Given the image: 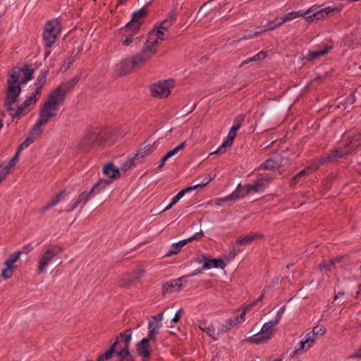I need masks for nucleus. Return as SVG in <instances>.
<instances>
[{
    "mask_svg": "<svg viewBox=\"0 0 361 361\" xmlns=\"http://www.w3.org/2000/svg\"><path fill=\"white\" fill-rule=\"evenodd\" d=\"M115 129L111 127L93 128L85 132L78 144L81 149L90 150L114 143Z\"/></svg>",
    "mask_w": 361,
    "mask_h": 361,
    "instance_id": "1",
    "label": "nucleus"
},
{
    "mask_svg": "<svg viewBox=\"0 0 361 361\" xmlns=\"http://www.w3.org/2000/svg\"><path fill=\"white\" fill-rule=\"evenodd\" d=\"M68 91V87L63 85L54 89L47 95L46 101L40 109L39 120L47 124L51 118L55 117L59 106L64 102Z\"/></svg>",
    "mask_w": 361,
    "mask_h": 361,
    "instance_id": "2",
    "label": "nucleus"
},
{
    "mask_svg": "<svg viewBox=\"0 0 361 361\" xmlns=\"http://www.w3.org/2000/svg\"><path fill=\"white\" fill-rule=\"evenodd\" d=\"M60 203L59 212H71L76 208V203L74 202V200L68 197L66 192L64 190H61L59 192L54 195L51 199L43 206L38 209V213L40 214H45L51 207L56 206Z\"/></svg>",
    "mask_w": 361,
    "mask_h": 361,
    "instance_id": "3",
    "label": "nucleus"
},
{
    "mask_svg": "<svg viewBox=\"0 0 361 361\" xmlns=\"http://www.w3.org/2000/svg\"><path fill=\"white\" fill-rule=\"evenodd\" d=\"M63 252V247L58 245H48L41 252L38 260L37 272L39 274L47 271L55 257Z\"/></svg>",
    "mask_w": 361,
    "mask_h": 361,
    "instance_id": "4",
    "label": "nucleus"
},
{
    "mask_svg": "<svg viewBox=\"0 0 361 361\" xmlns=\"http://www.w3.org/2000/svg\"><path fill=\"white\" fill-rule=\"evenodd\" d=\"M145 274L146 269L143 267H137L130 271L123 273L118 280V286L125 289L135 287L137 283L141 282Z\"/></svg>",
    "mask_w": 361,
    "mask_h": 361,
    "instance_id": "5",
    "label": "nucleus"
},
{
    "mask_svg": "<svg viewBox=\"0 0 361 361\" xmlns=\"http://www.w3.org/2000/svg\"><path fill=\"white\" fill-rule=\"evenodd\" d=\"M284 311L285 307L283 306L279 310L274 320H271L264 324L259 332L249 337L247 340L249 342L254 343H261L269 340L274 332V326L279 322Z\"/></svg>",
    "mask_w": 361,
    "mask_h": 361,
    "instance_id": "6",
    "label": "nucleus"
},
{
    "mask_svg": "<svg viewBox=\"0 0 361 361\" xmlns=\"http://www.w3.org/2000/svg\"><path fill=\"white\" fill-rule=\"evenodd\" d=\"M175 84L176 82L173 78L159 80L151 84L149 87V90L153 98L164 99L171 95Z\"/></svg>",
    "mask_w": 361,
    "mask_h": 361,
    "instance_id": "7",
    "label": "nucleus"
},
{
    "mask_svg": "<svg viewBox=\"0 0 361 361\" xmlns=\"http://www.w3.org/2000/svg\"><path fill=\"white\" fill-rule=\"evenodd\" d=\"M46 125L44 123L41 121L40 120H37L35 126L32 128L30 133H28L27 137L18 147V150L16 154L10 161L15 160V166H16L20 152L27 147L33 143L42 134V126Z\"/></svg>",
    "mask_w": 361,
    "mask_h": 361,
    "instance_id": "8",
    "label": "nucleus"
},
{
    "mask_svg": "<svg viewBox=\"0 0 361 361\" xmlns=\"http://www.w3.org/2000/svg\"><path fill=\"white\" fill-rule=\"evenodd\" d=\"M132 334L130 329L120 333L121 346L118 350H117L118 361H135L129 350Z\"/></svg>",
    "mask_w": 361,
    "mask_h": 361,
    "instance_id": "9",
    "label": "nucleus"
},
{
    "mask_svg": "<svg viewBox=\"0 0 361 361\" xmlns=\"http://www.w3.org/2000/svg\"><path fill=\"white\" fill-rule=\"evenodd\" d=\"M20 92V85L8 78L5 99V106L8 111H14L13 104L17 102Z\"/></svg>",
    "mask_w": 361,
    "mask_h": 361,
    "instance_id": "10",
    "label": "nucleus"
},
{
    "mask_svg": "<svg viewBox=\"0 0 361 361\" xmlns=\"http://www.w3.org/2000/svg\"><path fill=\"white\" fill-rule=\"evenodd\" d=\"M61 32V26L56 20L47 22L44 27L43 39L46 46L50 47Z\"/></svg>",
    "mask_w": 361,
    "mask_h": 361,
    "instance_id": "11",
    "label": "nucleus"
},
{
    "mask_svg": "<svg viewBox=\"0 0 361 361\" xmlns=\"http://www.w3.org/2000/svg\"><path fill=\"white\" fill-rule=\"evenodd\" d=\"M33 73L34 71L27 66L21 68L14 67L9 71L8 78L20 85L30 80L32 78Z\"/></svg>",
    "mask_w": 361,
    "mask_h": 361,
    "instance_id": "12",
    "label": "nucleus"
},
{
    "mask_svg": "<svg viewBox=\"0 0 361 361\" xmlns=\"http://www.w3.org/2000/svg\"><path fill=\"white\" fill-rule=\"evenodd\" d=\"M21 254V251L15 252L9 255L8 258L4 261V267L1 274L4 279L8 280L13 276L15 271L14 264L20 259Z\"/></svg>",
    "mask_w": 361,
    "mask_h": 361,
    "instance_id": "13",
    "label": "nucleus"
},
{
    "mask_svg": "<svg viewBox=\"0 0 361 361\" xmlns=\"http://www.w3.org/2000/svg\"><path fill=\"white\" fill-rule=\"evenodd\" d=\"M243 120V117L239 118L238 121H235V124L232 126L230 129L227 137L226 140L223 142V144L219 147L217 150L212 152L210 154H223L226 152L227 148H230L233 142V140L236 136L237 130L239 129L240 126L241 121Z\"/></svg>",
    "mask_w": 361,
    "mask_h": 361,
    "instance_id": "14",
    "label": "nucleus"
},
{
    "mask_svg": "<svg viewBox=\"0 0 361 361\" xmlns=\"http://www.w3.org/2000/svg\"><path fill=\"white\" fill-rule=\"evenodd\" d=\"M157 52V49H153L146 44L141 53L137 54L132 57L133 65L135 68L143 67Z\"/></svg>",
    "mask_w": 361,
    "mask_h": 361,
    "instance_id": "15",
    "label": "nucleus"
},
{
    "mask_svg": "<svg viewBox=\"0 0 361 361\" xmlns=\"http://www.w3.org/2000/svg\"><path fill=\"white\" fill-rule=\"evenodd\" d=\"M37 95L38 94H36V92H34L30 96L27 97V98L24 101V102L21 104L20 106H18L17 110L12 114V116L20 117L27 114L30 111V109L35 106L37 100Z\"/></svg>",
    "mask_w": 361,
    "mask_h": 361,
    "instance_id": "16",
    "label": "nucleus"
},
{
    "mask_svg": "<svg viewBox=\"0 0 361 361\" xmlns=\"http://www.w3.org/2000/svg\"><path fill=\"white\" fill-rule=\"evenodd\" d=\"M166 32L155 27L150 32L146 44L153 49H157V46L166 39Z\"/></svg>",
    "mask_w": 361,
    "mask_h": 361,
    "instance_id": "17",
    "label": "nucleus"
},
{
    "mask_svg": "<svg viewBox=\"0 0 361 361\" xmlns=\"http://www.w3.org/2000/svg\"><path fill=\"white\" fill-rule=\"evenodd\" d=\"M199 262L202 264V269L208 270L212 268H220L224 269L228 262L223 259H210L205 255H202L199 258Z\"/></svg>",
    "mask_w": 361,
    "mask_h": 361,
    "instance_id": "18",
    "label": "nucleus"
},
{
    "mask_svg": "<svg viewBox=\"0 0 361 361\" xmlns=\"http://www.w3.org/2000/svg\"><path fill=\"white\" fill-rule=\"evenodd\" d=\"M264 298V295H262L259 298L254 300L252 303L247 305L241 312V314L239 316L235 317L234 319H230L227 320L226 322V329H230L234 326H235L237 324L240 323L241 322L245 321V314L247 311H249L252 307L255 305L258 302L262 301Z\"/></svg>",
    "mask_w": 361,
    "mask_h": 361,
    "instance_id": "19",
    "label": "nucleus"
},
{
    "mask_svg": "<svg viewBox=\"0 0 361 361\" xmlns=\"http://www.w3.org/2000/svg\"><path fill=\"white\" fill-rule=\"evenodd\" d=\"M316 338L308 332L304 339L300 343V348L295 349L291 354L293 358L301 355L303 352L308 350L315 343Z\"/></svg>",
    "mask_w": 361,
    "mask_h": 361,
    "instance_id": "20",
    "label": "nucleus"
},
{
    "mask_svg": "<svg viewBox=\"0 0 361 361\" xmlns=\"http://www.w3.org/2000/svg\"><path fill=\"white\" fill-rule=\"evenodd\" d=\"M149 341V340L145 338L136 344V354L142 357V361H147L150 357Z\"/></svg>",
    "mask_w": 361,
    "mask_h": 361,
    "instance_id": "21",
    "label": "nucleus"
},
{
    "mask_svg": "<svg viewBox=\"0 0 361 361\" xmlns=\"http://www.w3.org/2000/svg\"><path fill=\"white\" fill-rule=\"evenodd\" d=\"M264 235L261 233H251L246 235L238 237L235 240V243L240 246L248 245L255 240L262 239Z\"/></svg>",
    "mask_w": 361,
    "mask_h": 361,
    "instance_id": "22",
    "label": "nucleus"
},
{
    "mask_svg": "<svg viewBox=\"0 0 361 361\" xmlns=\"http://www.w3.org/2000/svg\"><path fill=\"white\" fill-rule=\"evenodd\" d=\"M103 173L107 176L106 179H111L113 183L115 180L121 177V171L113 163H107L103 166Z\"/></svg>",
    "mask_w": 361,
    "mask_h": 361,
    "instance_id": "23",
    "label": "nucleus"
},
{
    "mask_svg": "<svg viewBox=\"0 0 361 361\" xmlns=\"http://www.w3.org/2000/svg\"><path fill=\"white\" fill-rule=\"evenodd\" d=\"M212 180L210 176H208L204 182L196 184L192 186L187 187L186 188L180 190L172 200V204H175L178 201L188 192L195 189L202 188L207 185Z\"/></svg>",
    "mask_w": 361,
    "mask_h": 361,
    "instance_id": "24",
    "label": "nucleus"
},
{
    "mask_svg": "<svg viewBox=\"0 0 361 361\" xmlns=\"http://www.w3.org/2000/svg\"><path fill=\"white\" fill-rule=\"evenodd\" d=\"M134 69H135V68L132 59H123L116 66V71L121 75L128 74Z\"/></svg>",
    "mask_w": 361,
    "mask_h": 361,
    "instance_id": "25",
    "label": "nucleus"
},
{
    "mask_svg": "<svg viewBox=\"0 0 361 361\" xmlns=\"http://www.w3.org/2000/svg\"><path fill=\"white\" fill-rule=\"evenodd\" d=\"M183 277L174 280L171 282H166L162 286V293L166 295L167 293H172L178 292L182 288Z\"/></svg>",
    "mask_w": 361,
    "mask_h": 361,
    "instance_id": "26",
    "label": "nucleus"
},
{
    "mask_svg": "<svg viewBox=\"0 0 361 361\" xmlns=\"http://www.w3.org/2000/svg\"><path fill=\"white\" fill-rule=\"evenodd\" d=\"M332 49V44L329 43L327 44H325L322 49L321 50H317V51H310L305 56L306 60L309 61H314L315 59H317L320 57L324 56V55L327 54L329 51Z\"/></svg>",
    "mask_w": 361,
    "mask_h": 361,
    "instance_id": "27",
    "label": "nucleus"
},
{
    "mask_svg": "<svg viewBox=\"0 0 361 361\" xmlns=\"http://www.w3.org/2000/svg\"><path fill=\"white\" fill-rule=\"evenodd\" d=\"M121 346V338L120 335L116 337L115 341L113 343L111 348L107 350L104 354L100 355L97 361H104L105 360H108L112 357L114 353L117 355V350H118L119 347Z\"/></svg>",
    "mask_w": 361,
    "mask_h": 361,
    "instance_id": "28",
    "label": "nucleus"
},
{
    "mask_svg": "<svg viewBox=\"0 0 361 361\" xmlns=\"http://www.w3.org/2000/svg\"><path fill=\"white\" fill-rule=\"evenodd\" d=\"M152 153V149L151 146L146 145L142 148H140L133 158L137 164L142 163L145 158L150 155Z\"/></svg>",
    "mask_w": 361,
    "mask_h": 361,
    "instance_id": "29",
    "label": "nucleus"
},
{
    "mask_svg": "<svg viewBox=\"0 0 361 361\" xmlns=\"http://www.w3.org/2000/svg\"><path fill=\"white\" fill-rule=\"evenodd\" d=\"M111 183V179L101 178L92 186L91 192L94 195H99Z\"/></svg>",
    "mask_w": 361,
    "mask_h": 361,
    "instance_id": "30",
    "label": "nucleus"
},
{
    "mask_svg": "<svg viewBox=\"0 0 361 361\" xmlns=\"http://www.w3.org/2000/svg\"><path fill=\"white\" fill-rule=\"evenodd\" d=\"M264 181L269 182V179L268 178H261L255 180L252 184H247L246 185L249 193L252 192H258L261 191L265 187Z\"/></svg>",
    "mask_w": 361,
    "mask_h": 361,
    "instance_id": "31",
    "label": "nucleus"
},
{
    "mask_svg": "<svg viewBox=\"0 0 361 361\" xmlns=\"http://www.w3.org/2000/svg\"><path fill=\"white\" fill-rule=\"evenodd\" d=\"M15 169V160L9 161L6 165L0 164V183L4 181L6 176Z\"/></svg>",
    "mask_w": 361,
    "mask_h": 361,
    "instance_id": "32",
    "label": "nucleus"
},
{
    "mask_svg": "<svg viewBox=\"0 0 361 361\" xmlns=\"http://www.w3.org/2000/svg\"><path fill=\"white\" fill-rule=\"evenodd\" d=\"M249 194L246 185H242L241 184H239L236 189L230 194L231 198L233 200H235L238 199H240L246 196Z\"/></svg>",
    "mask_w": 361,
    "mask_h": 361,
    "instance_id": "33",
    "label": "nucleus"
},
{
    "mask_svg": "<svg viewBox=\"0 0 361 361\" xmlns=\"http://www.w3.org/2000/svg\"><path fill=\"white\" fill-rule=\"evenodd\" d=\"M312 11V8H309L308 10H307L305 12L300 11L289 12V13L282 16L283 23L294 20L299 17L304 16L307 14L310 13Z\"/></svg>",
    "mask_w": 361,
    "mask_h": 361,
    "instance_id": "34",
    "label": "nucleus"
},
{
    "mask_svg": "<svg viewBox=\"0 0 361 361\" xmlns=\"http://www.w3.org/2000/svg\"><path fill=\"white\" fill-rule=\"evenodd\" d=\"M176 12L174 11H171L168 18L164 20L159 25L157 26L159 29L163 30L164 32H166L168 29L173 25V23L176 21Z\"/></svg>",
    "mask_w": 361,
    "mask_h": 361,
    "instance_id": "35",
    "label": "nucleus"
},
{
    "mask_svg": "<svg viewBox=\"0 0 361 361\" xmlns=\"http://www.w3.org/2000/svg\"><path fill=\"white\" fill-rule=\"evenodd\" d=\"M338 11V8L326 7L314 13V17L317 20L324 19L326 16L332 15L334 12Z\"/></svg>",
    "mask_w": 361,
    "mask_h": 361,
    "instance_id": "36",
    "label": "nucleus"
},
{
    "mask_svg": "<svg viewBox=\"0 0 361 361\" xmlns=\"http://www.w3.org/2000/svg\"><path fill=\"white\" fill-rule=\"evenodd\" d=\"M361 145V132L354 135L346 143L345 147H349L352 152Z\"/></svg>",
    "mask_w": 361,
    "mask_h": 361,
    "instance_id": "37",
    "label": "nucleus"
},
{
    "mask_svg": "<svg viewBox=\"0 0 361 361\" xmlns=\"http://www.w3.org/2000/svg\"><path fill=\"white\" fill-rule=\"evenodd\" d=\"M196 238H197V235H195L191 238L180 240V242H178L177 243L173 244V247H176V251H169V252L166 255V256L169 257L173 255L178 254L179 252V251L180 250L181 247H183L187 243H189V242L192 241V240L196 239Z\"/></svg>",
    "mask_w": 361,
    "mask_h": 361,
    "instance_id": "38",
    "label": "nucleus"
},
{
    "mask_svg": "<svg viewBox=\"0 0 361 361\" xmlns=\"http://www.w3.org/2000/svg\"><path fill=\"white\" fill-rule=\"evenodd\" d=\"M161 328L160 326L153 324L150 322L148 323V336L146 338L147 339L154 341H156V336L159 334V330Z\"/></svg>",
    "mask_w": 361,
    "mask_h": 361,
    "instance_id": "39",
    "label": "nucleus"
},
{
    "mask_svg": "<svg viewBox=\"0 0 361 361\" xmlns=\"http://www.w3.org/2000/svg\"><path fill=\"white\" fill-rule=\"evenodd\" d=\"M140 26L141 25L140 23L131 20L126 25L124 30L126 34L135 35L140 30Z\"/></svg>",
    "mask_w": 361,
    "mask_h": 361,
    "instance_id": "40",
    "label": "nucleus"
},
{
    "mask_svg": "<svg viewBox=\"0 0 361 361\" xmlns=\"http://www.w3.org/2000/svg\"><path fill=\"white\" fill-rule=\"evenodd\" d=\"M281 166V161L278 160L270 159L267 160L261 166L264 169H277Z\"/></svg>",
    "mask_w": 361,
    "mask_h": 361,
    "instance_id": "41",
    "label": "nucleus"
},
{
    "mask_svg": "<svg viewBox=\"0 0 361 361\" xmlns=\"http://www.w3.org/2000/svg\"><path fill=\"white\" fill-rule=\"evenodd\" d=\"M319 164L318 163H314L311 166L307 167V168L305 169L304 170H302L301 171H300L295 177L293 178L292 180L296 181L298 179H300V178L308 174L310 171L317 169L319 167Z\"/></svg>",
    "mask_w": 361,
    "mask_h": 361,
    "instance_id": "42",
    "label": "nucleus"
},
{
    "mask_svg": "<svg viewBox=\"0 0 361 361\" xmlns=\"http://www.w3.org/2000/svg\"><path fill=\"white\" fill-rule=\"evenodd\" d=\"M147 14V11L145 8H140L137 12L134 13L131 20H135L136 23L142 24L144 18Z\"/></svg>",
    "mask_w": 361,
    "mask_h": 361,
    "instance_id": "43",
    "label": "nucleus"
},
{
    "mask_svg": "<svg viewBox=\"0 0 361 361\" xmlns=\"http://www.w3.org/2000/svg\"><path fill=\"white\" fill-rule=\"evenodd\" d=\"M94 195L92 192H91V190L90 192H82L80 194V195L78 197V198L74 200V202L76 203V207L78 206L80 203L86 204L87 201L89 200L90 197Z\"/></svg>",
    "mask_w": 361,
    "mask_h": 361,
    "instance_id": "44",
    "label": "nucleus"
},
{
    "mask_svg": "<svg viewBox=\"0 0 361 361\" xmlns=\"http://www.w3.org/2000/svg\"><path fill=\"white\" fill-rule=\"evenodd\" d=\"M267 54L266 51H261L258 54L255 55L253 57H251V58L248 59L247 60L244 61L241 63L240 66H243L245 64L249 63L252 62V61H257L263 60L264 59H265L267 57Z\"/></svg>",
    "mask_w": 361,
    "mask_h": 361,
    "instance_id": "45",
    "label": "nucleus"
},
{
    "mask_svg": "<svg viewBox=\"0 0 361 361\" xmlns=\"http://www.w3.org/2000/svg\"><path fill=\"white\" fill-rule=\"evenodd\" d=\"M185 142H183L180 144H179L178 146H176L175 148L169 150L167 152V153L165 154V156L167 157L168 159L172 158L173 156L177 154L180 151L183 150L185 148Z\"/></svg>",
    "mask_w": 361,
    "mask_h": 361,
    "instance_id": "46",
    "label": "nucleus"
},
{
    "mask_svg": "<svg viewBox=\"0 0 361 361\" xmlns=\"http://www.w3.org/2000/svg\"><path fill=\"white\" fill-rule=\"evenodd\" d=\"M134 35H133V34H127L126 37L121 40L122 44L124 46H129L133 42H135L136 44L139 43L140 41V38L139 37H133Z\"/></svg>",
    "mask_w": 361,
    "mask_h": 361,
    "instance_id": "47",
    "label": "nucleus"
},
{
    "mask_svg": "<svg viewBox=\"0 0 361 361\" xmlns=\"http://www.w3.org/2000/svg\"><path fill=\"white\" fill-rule=\"evenodd\" d=\"M137 163L135 161L133 158L128 159L121 166V171L126 172L132 167L135 166Z\"/></svg>",
    "mask_w": 361,
    "mask_h": 361,
    "instance_id": "48",
    "label": "nucleus"
},
{
    "mask_svg": "<svg viewBox=\"0 0 361 361\" xmlns=\"http://www.w3.org/2000/svg\"><path fill=\"white\" fill-rule=\"evenodd\" d=\"M200 328L202 331L205 332L209 336L212 337L214 340H216V338H214L215 329L213 326L206 325L205 324H202L200 326Z\"/></svg>",
    "mask_w": 361,
    "mask_h": 361,
    "instance_id": "49",
    "label": "nucleus"
},
{
    "mask_svg": "<svg viewBox=\"0 0 361 361\" xmlns=\"http://www.w3.org/2000/svg\"><path fill=\"white\" fill-rule=\"evenodd\" d=\"M352 152V150L349 148V147H345V149L343 150L341 149H336L334 150L333 152H332V155L334 157V158H337V157H343L345 154H348Z\"/></svg>",
    "mask_w": 361,
    "mask_h": 361,
    "instance_id": "50",
    "label": "nucleus"
},
{
    "mask_svg": "<svg viewBox=\"0 0 361 361\" xmlns=\"http://www.w3.org/2000/svg\"><path fill=\"white\" fill-rule=\"evenodd\" d=\"M325 331L326 329L323 326L317 325L311 331H310V333L316 338L317 336L324 335Z\"/></svg>",
    "mask_w": 361,
    "mask_h": 361,
    "instance_id": "51",
    "label": "nucleus"
},
{
    "mask_svg": "<svg viewBox=\"0 0 361 361\" xmlns=\"http://www.w3.org/2000/svg\"><path fill=\"white\" fill-rule=\"evenodd\" d=\"M163 319H164V313L161 312V313L158 314L157 315L152 317L149 322L161 326V322L163 321Z\"/></svg>",
    "mask_w": 361,
    "mask_h": 361,
    "instance_id": "52",
    "label": "nucleus"
},
{
    "mask_svg": "<svg viewBox=\"0 0 361 361\" xmlns=\"http://www.w3.org/2000/svg\"><path fill=\"white\" fill-rule=\"evenodd\" d=\"M334 266V264H330V259L329 261H323L321 264L319 265V269L322 271H330L331 267Z\"/></svg>",
    "mask_w": 361,
    "mask_h": 361,
    "instance_id": "53",
    "label": "nucleus"
},
{
    "mask_svg": "<svg viewBox=\"0 0 361 361\" xmlns=\"http://www.w3.org/2000/svg\"><path fill=\"white\" fill-rule=\"evenodd\" d=\"M44 82H45V75L43 74L41 76H39V78H38V82H37V88H36L35 91V92H36L37 94H40V88L44 84Z\"/></svg>",
    "mask_w": 361,
    "mask_h": 361,
    "instance_id": "54",
    "label": "nucleus"
},
{
    "mask_svg": "<svg viewBox=\"0 0 361 361\" xmlns=\"http://www.w3.org/2000/svg\"><path fill=\"white\" fill-rule=\"evenodd\" d=\"M276 26H274V24H271V21H269L267 24L265 28L262 29V30L255 32L252 36H257V35L264 32L268 30H273L275 28H276Z\"/></svg>",
    "mask_w": 361,
    "mask_h": 361,
    "instance_id": "55",
    "label": "nucleus"
},
{
    "mask_svg": "<svg viewBox=\"0 0 361 361\" xmlns=\"http://www.w3.org/2000/svg\"><path fill=\"white\" fill-rule=\"evenodd\" d=\"M334 158L332 154H326L322 157L319 158L318 160L319 163L320 164H324L327 163L328 161H330Z\"/></svg>",
    "mask_w": 361,
    "mask_h": 361,
    "instance_id": "56",
    "label": "nucleus"
},
{
    "mask_svg": "<svg viewBox=\"0 0 361 361\" xmlns=\"http://www.w3.org/2000/svg\"><path fill=\"white\" fill-rule=\"evenodd\" d=\"M227 201H232L231 198V196L230 195L226 196V197H224L223 198H219L217 199L216 201H215V204L217 205V206H221L223 203L227 202Z\"/></svg>",
    "mask_w": 361,
    "mask_h": 361,
    "instance_id": "57",
    "label": "nucleus"
},
{
    "mask_svg": "<svg viewBox=\"0 0 361 361\" xmlns=\"http://www.w3.org/2000/svg\"><path fill=\"white\" fill-rule=\"evenodd\" d=\"M183 312V309H180L174 315L173 318L172 319V322L174 323H178L180 321V317H182Z\"/></svg>",
    "mask_w": 361,
    "mask_h": 361,
    "instance_id": "58",
    "label": "nucleus"
},
{
    "mask_svg": "<svg viewBox=\"0 0 361 361\" xmlns=\"http://www.w3.org/2000/svg\"><path fill=\"white\" fill-rule=\"evenodd\" d=\"M283 23L282 16L275 18L274 20L271 21V24H274V26L277 27L281 26Z\"/></svg>",
    "mask_w": 361,
    "mask_h": 361,
    "instance_id": "59",
    "label": "nucleus"
},
{
    "mask_svg": "<svg viewBox=\"0 0 361 361\" xmlns=\"http://www.w3.org/2000/svg\"><path fill=\"white\" fill-rule=\"evenodd\" d=\"M169 159H167V157L164 155L162 159L160 160V162L158 165V169L159 170H161L162 169V168L164 167V166L165 165L166 162L168 161Z\"/></svg>",
    "mask_w": 361,
    "mask_h": 361,
    "instance_id": "60",
    "label": "nucleus"
},
{
    "mask_svg": "<svg viewBox=\"0 0 361 361\" xmlns=\"http://www.w3.org/2000/svg\"><path fill=\"white\" fill-rule=\"evenodd\" d=\"M343 259V256H338L334 258L330 259V264L335 265L336 263L341 262Z\"/></svg>",
    "mask_w": 361,
    "mask_h": 361,
    "instance_id": "61",
    "label": "nucleus"
},
{
    "mask_svg": "<svg viewBox=\"0 0 361 361\" xmlns=\"http://www.w3.org/2000/svg\"><path fill=\"white\" fill-rule=\"evenodd\" d=\"M350 357L361 359V346L350 356Z\"/></svg>",
    "mask_w": 361,
    "mask_h": 361,
    "instance_id": "62",
    "label": "nucleus"
},
{
    "mask_svg": "<svg viewBox=\"0 0 361 361\" xmlns=\"http://www.w3.org/2000/svg\"><path fill=\"white\" fill-rule=\"evenodd\" d=\"M73 59H68L67 61H65L63 67H64L65 70L68 69L70 66L73 63Z\"/></svg>",
    "mask_w": 361,
    "mask_h": 361,
    "instance_id": "63",
    "label": "nucleus"
},
{
    "mask_svg": "<svg viewBox=\"0 0 361 361\" xmlns=\"http://www.w3.org/2000/svg\"><path fill=\"white\" fill-rule=\"evenodd\" d=\"M347 101L350 104H353L355 101V97L354 94H352L349 97H348Z\"/></svg>",
    "mask_w": 361,
    "mask_h": 361,
    "instance_id": "64",
    "label": "nucleus"
}]
</instances>
